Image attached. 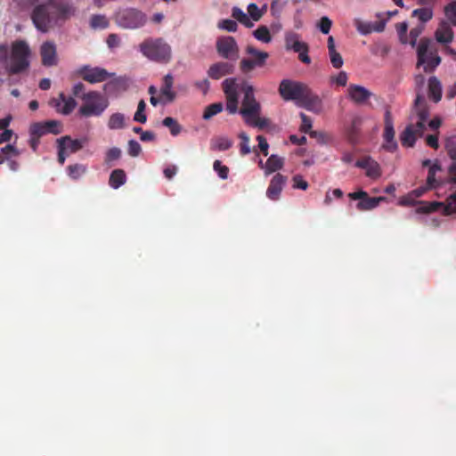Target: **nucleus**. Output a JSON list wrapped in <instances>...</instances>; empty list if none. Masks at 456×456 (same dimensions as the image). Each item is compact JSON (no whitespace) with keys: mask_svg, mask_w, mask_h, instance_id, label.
<instances>
[{"mask_svg":"<svg viewBox=\"0 0 456 456\" xmlns=\"http://www.w3.org/2000/svg\"><path fill=\"white\" fill-rule=\"evenodd\" d=\"M330 79L338 86H345L347 82V74L345 71H340L337 76L331 77Z\"/></svg>","mask_w":456,"mask_h":456,"instance_id":"64","label":"nucleus"},{"mask_svg":"<svg viewBox=\"0 0 456 456\" xmlns=\"http://www.w3.org/2000/svg\"><path fill=\"white\" fill-rule=\"evenodd\" d=\"M216 51L224 59L235 61L239 57V47L232 37H223L216 42Z\"/></svg>","mask_w":456,"mask_h":456,"instance_id":"11","label":"nucleus"},{"mask_svg":"<svg viewBox=\"0 0 456 456\" xmlns=\"http://www.w3.org/2000/svg\"><path fill=\"white\" fill-rule=\"evenodd\" d=\"M366 175L371 178H377L380 175V167L378 162L371 160L370 165L365 168Z\"/></svg>","mask_w":456,"mask_h":456,"instance_id":"50","label":"nucleus"},{"mask_svg":"<svg viewBox=\"0 0 456 456\" xmlns=\"http://www.w3.org/2000/svg\"><path fill=\"white\" fill-rule=\"evenodd\" d=\"M383 200H384V198H382V197L370 198L367 194L366 197L362 198V200H360L357 203L356 208H357V209H359L361 211L371 210V209L377 208L379 206V202Z\"/></svg>","mask_w":456,"mask_h":456,"instance_id":"32","label":"nucleus"},{"mask_svg":"<svg viewBox=\"0 0 456 456\" xmlns=\"http://www.w3.org/2000/svg\"><path fill=\"white\" fill-rule=\"evenodd\" d=\"M248 121H245L248 126L257 127L262 130L268 127L271 124V121L267 118H261L260 114H256V116H252L251 118H248Z\"/></svg>","mask_w":456,"mask_h":456,"instance_id":"35","label":"nucleus"},{"mask_svg":"<svg viewBox=\"0 0 456 456\" xmlns=\"http://www.w3.org/2000/svg\"><path fill=\"white\" fill-rule=\"evenodd\" d=\"M428 97L434 102H438L442 98V84L436 77L428 79Z\"/></svg>","mask_w":456,"mask_h":456,"instance_id":"25","label":"nucleus"},{"mask_svg":"<svg viewBox=\"0 0 456 456\" xmlns=\"http://www.w3.org/2000/svg\"><path fill=\"white\" fill-rule=\"evenodd\" d=\"M239 138L241 140L240 143V153L242 156L248 155L251 152V149L249 146V136L244 133L241 132L239 134Z\"/></svg>","mask_w":456,"mask_h":456,"instance_id":"46","label":"nucleus"},{"mask_svg":"<svg viewBox=\"0 0 456 456\" xmlns=\"http://www.w3.org/2000/svg\"><path fill=\"white\" fill-rule=\"evenodd\" d=\"M110 22L105 15L95 14L90 19V26L94 29H104L107 28Z\"/></svg>","mask_w":456,"mask_h":456,"instance_id":"36","label":"nucleus"},{"mask_svg":"<svg viewBox=\"0 0 456 456\" xmlns=\"http://www.w3.org/2000/svg\"><path fill=\"white\" fill-rule=\"evenodd\" d=\"M301 36L293 31H288L285 33L284 41L285 48L287 51H299L300 47L304 46L305 42L301 41Z\"/></svg>","mask_w":456,"mask_h":456,"instance_id":"22","label":"nucleus"},{"mask_svg":"<svg viewBox=\"0 0 456 456\" xmlns=\"http://www.w3.org/2000/svg\"><path fill=\"white\" fill-rule=\"evenodd\" d=\"M146 103L144 100H141L138 102L137 110L134 113V120L142 124L147 121V116L145 114Z\"/></svg>","mask_w":456,"mask_h":456,"instance_id":"45","label":"nucleus"},{"mask_svg":"<svg viewBox=\"0 0 456 456\" xmlns=\"http://www.w3.org/2000/svg\"><path fill=\"white\" fill-rule=\"evenodd\" d=\"M414 108L419 116V120L417 122L425 124L429 116V113H428V110L427 108L425 97L423 95H421V94L417 95L415 102H414Z\"/></svg>","mask_w":456,"mask_h":456,"instance_id":"27","label":"nucleus"},{"mask_svg":"<svg viewBox=\"0 0 456 456\" xmlns=\"http://www.w3.org/2000/svg\"><path fill=\"white\" fill-rule=\"evenodd\" d=\"M248 12L249 13V16L250 18L255 20V21H257L259 20V19L261 18L262 16V13L258 8V6L256 4H248Z\"/></svg>","mask_w":456,"mask_h":456,"instance_id":"62","label":"nucleus"},{"mask_svg":"<svg viewBox=\"0 0 456 456\" xmlns=\"http://www.w3.org/2000/svg\"><path fill=\"white\" fill-rule=\"evenodd\" d=\"M401 143L404 147H413L417 140L413 125L405 127L400 135Z\"/></svg>","mask_w":456,"mask_h":456,"instance_id":"31","label":"nucleus"},{"mask_svg":"<svg viewBox=\"0 0 456 456\" xmlns=\"http://www.w3.org/2000/svg\"><path fill=\"white\" fill-rule=\"evenodd\" d=\"M69 139L68 137H60L56 140L57 148H58V162L61 165H63L66 160V157L68 156L65 151V148L63 146V141Z\"/></svg>","mask_w":456,"mask_h":456,"instance_id":"49","label":"nucleus"},{"mask_svg":"<svg viewBox=\"0 0 456 456\" xmlns=\"http://www.w3.org/2000/svg\"><path fill=\"white\" fill-rule=\"evenodd\" d=\"M29 133H30V134H35L38 137H41L47 134V130L45 126L44 122H37V123H33L30 126Z\"/></svg>","mask_w":456,"mask_h":456,"instance_id":"51","label":"nucleus"},{"mask_svg":"<svg viewBox=\"0 0 456 456\" xmlns=\"http://www.w3.org/2000/svg\"><path fill=\"white\" fill-rule=\"evenodd\" d=\"M77 104L72 96H66L64 93H60L58 98L50 101V105L62 115H69L77 107Z\"/></svg>","mask_w":456,"mask_h":456,"instance_id":"13","label":"nucleus"},{"mask_svg":"<svg viewBox=\"0 0 456 456\" xmlns=\"http://www.w3.org/2000/svg\"><path fill=\"white\" fill-rule=\"evenodd\" d=\"M331 25H332V21L328 17L324 16V17L321 18L318 27H319L320 30L322 31V33L326 35V34H329Z\"/></svg>","mask_w":456,"mask_h":456,"instance_id":"61","label":"nucleus"},{"mask_svg":"<svg viewBox=\"0 0 456 456\" xmlns=\"http://www.w3.org/2000/svg\"><path fill=\"white\" fill-rule=\"evenodd\" d=\"M126 182V175L123 169L118 168L111 172L109 179V184L113 189H118Z\"/></svg>","mask_w":456,"mask_h":456,"instance_id":"30","label":"nucleus"},{"mask_svg":"<svg viewBox=\"0 0 456 456\" xmlns=\"http://www.w3.org/2000/svg\"><path fill=\"white\" fill-rule=\"evenodd\" d=\"M412 16L418 17L421 22L425 23L432 19L433 11L430 8L415 9L412 12Z\"/></svg>","mask_w":456,"mask_h":456,"instance_id":"44","label":"nucleus"},{"mask_svg":"<svg viewBox=\"0 0 456 456\" xmlns=\"http://www.w3.org/2000/svg\"><path fill=\"white\" fill-rule=\"evenodd\" d=\"M407 30H408L407 22L403 21V22H400V23L396 24V31L400 37V40L403 43H406V40L404 38L406 37Z\"/></svg>","mask_w":456,"mask_h":456,"instance_id":"63","label":"nucleus"},{"mask_svg":"<svg viewBox=\"0 0 456 456\" xmlns=\"http://www.w3.org/2000/svg\"><path fill=\"white\" fill-rule=\"evenodd\" d=\"M40 56L42 64L45 67L57 65L58 58L56 45L53 42H45L40 47Z\"/></svg>","mask_w":456,"mask_h":456,"instance_id":"14","label":"nucleus"},{"mask_svg":"<svg viewBox=\"0 0 456 456\" xmlns=\"http://www.w3.org/2000/svg\"><path fill=\"white\" fill-rule=\"evenodd\" d=\"M141 53L149 60L167 63L172 57L170 45L163 38H147L140 44Z\"/></svg>","mask_w":456,"mask_h":456,"instance_id":"4","label":"nucleus"},{"mask_svg":"<svg viewBox=\"0 0 456 456\" xmlns=\"http://www.w3.org/2000/svg\"><path fill=\"white\" fill-rule=\"evenodd\" d=\"M174 77L171 74H167L162 79L160 87L161 103H171L176 97V93L173 90Z\"/></svg>","mask_w":456,"mask_h":456,"instance_id":"18","label":"nucleus"},{"mask_svg":"<svg viewBox=\"0 0 456 456\" xmlns=\"http://www.w3.org/2000/svg\"><path fill=\"white\" fill-rule=\"evenodd\" d=\"M35 6L31 19L35 27L41 32H47L59 21L66 20L74 14V8L59 0H32Z\"/></svg>","mask_w":456,"mask_h":456,"instance_id":"2","label":"nucleus"},{"mask_svg":"<svg viewBox=\"0 0 456 456\" xmlns=\"http://www.w3.org/2000/svg\"><path fill=\"white\" fill-rule=\"evenodd\" d=\"M121 154H122V152L119 148H118V147L110 148L106 152L105 162L107 164H109L110 162H111L113 160H117V159H120Z\"/></svg>","mask_w":456,"mask_h":456,"instance_id":"56","label":"nucleus"},{"mask_svg":"<svg viewBox=\"0 0 456 456\" xmlns=\"http://www.w3.org/2000/svg\"><path fill=\"white\" fill-rule=\"evenodd\" d=\"M362 122V118L354 117L352 119L351 125L346 129L347 139L353 144H355L358 142Z\"/></svg>","mask_w":456,"mask_h":456,"instance_id":"26","label":"nucleus"},{"mask_svg":"<svg viewBox=\"0 0 456 456\" xmlns=\"http://www.w3.org/2000/svg\"><path fill=\"white\" fill-rule=\"evenodd\" d=\"M384 123L385 128L383 137L385 142L383 144V148L387 151L393 152L397 149V142L395 140L394 124L389 110H386Z\"/></svg>","mask_w":456,"mask_h":456,"instance_id":"12","label":"nucleus"},{"mask_svg":"<svg viewBox=\"0 0 456 456\" xmlns=\"http://www.w3.org/2000/svg\"><path fill=\"white\" fill-rule=\"evenodd\" d=\"M284 165V159L275 155L272 154L266 160L265 165V174L269 175L271 173H273L275 171H278L282 168Z\"/></svg>","mask_w":456,"mask_h":456,"instance_id":"29","label":"nucleus"},{"mask_svg":"<svg viewBox=\"0 0 456 456\" xmlns=\"http://www.w3.org/2000/svg\"><path fill=\"white\" fill-rule=\"evenodd\" d=\"M222 86L226 98V110L230 114H235L239 111L245 121H248V118L260 114L261 105L255 97L253 86L248 83L242 85L241 90L244 97L240 110L238 108L239 98L236 78L224 79Z\"/></svg>","mask_w":456,"mask_h":456,"instance_id":"1","label":"nucleus"},{"mask_svg":"<svg viewBox=\"0 0 456 456\" xmlns=\"http://www.w3.org/2000/svg\"><path fill=\"white\" fill-rule=\"evenodd\" d=\"M126 81L121 77L110 79L103 86V91L108 94H117L119 91L126 90Z\"/></svg>","mask_w":456,"mask_h":456,"instance_id":"23","label":"nucleus"},{"mask_svg":"<svg viewBox=\"0 0 456 456\" xmlns=\"http://www.w3.org/2000/svg\"><path fill=\"white\" fill-rule=\"evenodd\" d=\"M64 137L69 138L63 141V146L68 155L77 152L88 142V139L86 137L74 140L69 135H65Z\"/></svg>","mask_w":456,"mask_h":456,"instance_id":"24","label":"nucleus"},{"mask_svg":"<svg viewBox=\"0 0 456 456\" xmlns=\"http://www.w3.org/2000/svg\"><path fill=\"white\" fill-rule=\"evenodd\" d=\"M142 151L140 143L135 140H130L128 142V154L131 157H137Z\"/></svg>","mask_w":456,"mask_h":456,"instance_id":"58","label":"nucleus"},{"mask_svg":"<svg viewBox=\"0 0 456 456\" xmlns=\"http://www.w3.org/2000/svg\"><path fill=\"white\" fill-rule=\"evenodd\" d=\"M253 36L256 39L263 43H270L272 41V36L269 28L264 25L259 26L256 30H254Z\"/></svg>","mask_w":456,"mask_h":456,"instance_id":"39","label":"nucleus"},{"mask_svg":"<svg viewBox=\"0 0 456 456\" xmlns=\"http://www.w3.org/2000/svg\"><path fill=\"white\" fill-rule=\"evenodd\" d=\"M20 155V151L12 144H7L0 151V164L5 160H9L12 157H17Z\"/></svg>","mask_w":456,"mask_h":456,"instance_id":"40","label":"nucleus"},{"mask_svg":"<svg viewBox=\"0 0 456 456\" xmlns=\"http://www.w3.org/2000/svg\"><path fill=\"white\" fill-rule=\"evenodd\" d=\"M224 109L222 102H215L212 104H209L206 107L204 113H203V118L204 119H210L215 115L220 113Z\"/></svg>","mask_w":456,"mask_h":456,"instance_id":"42","label":"nucleus"},{"mask_svg":"<svg viewBox=\"0 0 456 456\" xmlns=\"http://www.w3.org/2000/svg\"><path fill=\"white\" fill-rule=\"evenodd\" d=\"M330 62L332 66L336 69H339L343 65V58L340 55L339 53H338L336 50L332 52H329Z\"/></svg>","mask_w":456,"mask_h":456,"instance_id":"59","label":"nucleus"},{"mask_svg":"<svg viewBox=\"0 0 456 456\" xmlns=\"http://www.w3.org/2000/svg\"><path fill=\"white\" fill-rule=\"evenodd\" d=\"M451 157L453 162L449 167V173L452 180L456 183V157L451 153ZM456 212V191L451 194L446 200V205L444 207V213L450 215Z\"/></svg>","mask_w":456,"mask_h":456,"instance_id":"20","label":"nucleus"},{"mask_svg":"<svg viewBox=\"0 0 456 456\" xmlns=\"http://www.w3.org/2000/svg\"><path fill=\"white\" fill-rule=\"evenodd\" d=\"M298 106L305 108L309 111L320 113L322 110V99L309 87Z\"/></svg>","mask_w":456,"mask_h":456,"instance_id":"16","label":"nucleus"},{"mask_svg":"<svg viewBox=\"0 0 456 456\" xmlns=\"http://www.w3.org/2000/svg\"><path fill=\"white\" fill-rule=\"evenodd\" d=\"M214 170L218 174L222 179H227L229 174L228 167L222 165L220 160H215L213 164Z\"/></svg>","mask_w":456,"mask_h":456,"instance_id":"54","label":"nucleus"},{"mask_svg":"<svg viewBox=\"0 0 456 456\" xmlns=\"http://www.w3.org/2000/svg\"><path fill=\"white\" fill-rule=\"evenodd\" d=\"M162 124L164 126L169 128L170 133L173 136L178 135L182 131V126L174 118H165L162 121Z\"/></svg>","mask_w":456,"mask_h":456,"instance_id":"41","label":"nucleus"},{"mask_svg":"<svg viewBox=\"0 0 456 456\" xmlns=\"http://www.w3.org/2000/svg\"><path fill=\"white\" fill-rule=\"evenodd\" d=\"M308 186V183L303 178L301 175H296L292 177V187L294 189L305 191Z\"/></svg>","mask_w":456,"mask_h":456,"instance_id":"55","label":"nucleus"},{"mask_svg":"<svg viewBox=\"0 0 456 456\" xmlns=\"http://www.w3.org/2000/svg\"><path fill=\"white\" fill-rule=\"evenodd\" d=\"M67 172L71 179L77 180L86 174V167L82 164L69 165L67 167Z\"/></svg>","mask_w":456,"mask_h":456,"instance_id":"38","label":"nucleus"},{"mask_svg":"<svg viewBox=\"0 0 456 456\" xmlns=\"http://www.w3.org/2000/svg\"><path fill=\"white\" fill-rule=\"evenodd\" d=\"M430 39L428 38H422L420 39V42L419 44L418 49H417V54H418V66L424 65V71L425 72H432L435 70V69L441 63V58L436 53V52L428 53V48L430 45Z\"/></svg>","mask_w":456,"mask_h":456,"instance_id":"6","label":"nucleus"},{"mask_svg":"<svg viewBox=\"0 0 456 456\" xmlns=\"http://www.w3.org/2000/svg\"><path fill=\"white\" fill-rule=\"evenodd\" d=\"M126 126L125 116L122 113L117 112L112 114L108 121V127L111 130L122 129Z\"/></svg>","mask_w":456,"mask_h":456,"instance_id":"33","label":"nucleus"},{"mask_svg":"<svg viewBox=\"0 0 456 456\" xmlns=\"http://www.w3.org/2000/svg\"><path fill=\"white\" fill-rule=\"evenodd\" d=\"M387 20H379L377 22L363 21L359 18L354 20V25L357 31L362 35H369L372 32H382L386 28Z\"/></svg>","mask_w":456,"mask_h":456,"instance_id":"17","label":"nucleus"},{"mask_svg":"<svg viewBox=\"0 0 456 456\" xmlns=\"http://www.w3.org/2000/svg\"><path fill=\"white\" fill-rule=\"evenodd\" d=\"M77 73L83 80L90 84L104 82L114 76V73H110L103 68L90 65L81 66Z\"/></svg>","mask_w":456,"mask_h":456,"instance_id":"10","label":"nucleus"},{"mask_svg":"<svg viewBox=\"0 0 456 456\" xmlns=\"http://www.w3.org/2000/svg\"><path fill=\"white\" fill-rule=\"evenodd\" d=\"M232 16L237 20L240 23L243 24L247 28L253 27V22L250 18L240 8L233 7L232 10Z\"/></svg>","mask_w":456,"mask_h":456,"instance_id":"34","label":"nucleus"},{"mask_svg":"<svg viewBox=\"0 0 456 456\" xmlns=\"http://www.w3.org/2000/svg\"><path fill=\"white\" fill-rule=\"evenodd\" d=\"M47 134H59L61 133V123L57 120H47L44 122Z\"/></svg>","mask_w":456,"mask_h":456,"instance_id":"48","label":"nucleus"},{"mask_svg":"<svg viewBox=\"0 0 456 456\" xmlns=\"http://www.w3.org/2000/svg\"><path fill=\"white\" fill-rule=\"evenodd\" d=\"M245 52L247 54L250 55L251 58H244L240 61V69L244 74L252 71L256 67L261 68L265 66L269 58L267 52L259 51L250 45H247Z\"/></svg>","mask_w":456,"mask_h":456,"instance_id":"9","label":"nucleus"},{"mask_svg":"<svg viewBox=\"0 0 456 456\" xmlns=\"http://www.w3.org/2000/svg\"><path fill=\"white\" fill-rule=\"evenodd\" d=\"M232 145V142L226 137H218L214 142L215 149L219 151H226Z\"/></svg>","mask_w":456,"mask_h":456,"instance_id":"52","label":"nucleus"},{"mask_svg":"<svg viewBox=\"0 0 456 456\" xmlns=\"http://www.w3.org/2000/svg\"><path fill=\"white\" fill-rule=\"evenodd\" d=\"M116 19L120 27L131 29L141 28L147 21L145 13L134 8H127L118 12Z\"/></svg>","mask_w":456,"mask_h":456,"instance_id":"8","label":"nucleus"},{"mask_svg":"<svg viewBox=\"0 0 456 456\" xmlns=\"http://www.w3.org/2000/svg\"><path fill=\"white\" fill-rule=\"evenodd\" d=\"M443 206L442 202H421V206L417 208V213L428 214L437 211Z\"/></svg>","mask_w":456,"mask_h":456,"instance_id":"43","label":"nucleus"},{"mask_svg":"<svg viewBox=\"0 0 456 456\" xmlns=\"http://www.w3.org/2000/svg\"><path fill=\"white\" fill-rule=\"evenodd\" d=\"M444 14L452 26H456V1L444 7Z\"/></svg>","mask_w":456,"mask_h":456,"instance_id":"47","label":"nucleus"},{"mask_svg":"<svg viewBox=\"0 0 456 456\" xmlns=\"http://www.w3.org/2000/svg\"><path fill=\"white\" fill-rule=\"evenodd\" d=\"M218 28L229 32H235L238 28L237 22L233 20L226 19L222 20L218 23Z\"/></svg>","mask_w":456,"mask_h":456,"instance_id":"53","label":"nucleus"},{"mask_svg":"<svg viewBox=\"0 0 456 456\" xmlns=\"http://www.w3.org/2000/svg\"><path fill=\"white\" fill-rule=\"evenodd\" d=\"M82 105L78 114L84 118L100 117L109 106V100L98 91H89L81 95Z\"/></svg>","mask_w":456,"mask_h":456,"instance_id":"5","label":"nucleus"},{"mask_svg":"<svg viewBox=\"0 0 456 456\" xmlns=\"http://www.w3.org/2000/svg\"><path fill=\"white\" fill-rule=\"evenodd\" d=\"M309 52V46L305 43L304 44V46L300 47L299 51H296L295 53H298V59L305 64H310L311 63V58L308 55Z\"/></svg>","mask_w":456,"mask_h":456,"instance_id":"57","label":"nucleus"},{"mask_svg":"<svg viewBox=\"0 0 456 456\" xmlns=\"http://www.w3.org/2000/svg\"><path fill=\"white\" fill-rule=\"evenodd\" d=\"M348 94L356 103H363L370 98L371 93L363 86L350 85L348 87Z\"/></svg>","mask_w":456,"mask_h":456,"instance_id":"21","label":"nucleus"},{"mask_svg":"<svg viewBox=\"0 0 456 456\" xmlns=\"http://www.w3.org/2000/svg\"><path fill=\"white\" fill-rule=\"evenodd\" d=\"M234 64L228 61H219L212 64L208 70V75L212 79H220L222 77L232 74L234 72Z\"/></svg>","mask_w":456,"mask_h":456,"instance_id":"19","label":"nucleus"},{"mask_svg":"<svg viewBox=\"0 0 456 456\" xmlns=\"http://www.w3.org/2000/svg\"><path fill=\"white\" fill-rule=\"evenodd\" d=\"M30 49L22 40L12 44L11 51L7 45H0V62L9 76L27 71L29 67Z\"/></svg>","mask_w":456,"mask_h":456,"instance_id":"3","label":"nucleus"},{"mask_svg":"<svg viewBox=\"0 0 456 456\" xmlns=\"http://www.w3.org/2000/svg\"><path fill=\"white\" fill-rule=\"evenodd\" d=\"M287 177L280 173L273 175L266 190V196L271 200H278L286 184Z\"/></svg>","mask_w":456,"mask_h":456,"instance_id":"15","label":"nucleus"},{"mask_svg":"<svg viewBox=\"0 0 456 456\" xmlns=\"http://www.w3.org/2000/svg\"><path fill=\"white\" fill-rule=\"evenodd\" d=\"M435 36L437 42L448 44L453 39V31L445 22H443L436 29Z\"/></svg>","mask_w":456,"mask_h":456,"instance_id":"28","label":"nucleus"},{"mask_svg":"<svg viewBox=\"0 0 456 456\" xmlns=\"http://www.w3.org/2000/svg\"><path fill=\"white\" fill-rule=\"evenodd\" d=\"M309 86L302 82L283 79L279 86V93L285 101H295L298 105Z\"/></svg>","mask_w":456,"mask_h":456,"instance_id":"7","label":"nucleus"},{"mask_svg":"<svg viewBox=\"0 0 456 456\" xmlns=\"http://www.w3.org/2000/svg\"><path fill=\"white\" fill-rule=\"evenodd\" d=\"M428 190H430L428 186H421L413 190L407 197L401 199L400 204L403 206H411L413 204L412 196L415 198L421 197Z\"/></svg>","mask_w":456,"mask_h":456,"instance_id":"37","label":"nucleus"},{"mask_svg":"<svg viewBox=\"0 0 456 456\" xmlns=\"http://www.w3.org/2000/svg\"><path fill=\"white\" fill-rule=\"evenodd\" d=\"M300 118L302 120L300 131L305 134H307L312 129V119L310 117L306 116L303 112L300 113Z\"/></svg>","mask_w":456,"mask_h":456,"instance_id":"60","label":"nucleus"}]
</instances>
